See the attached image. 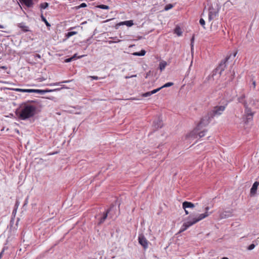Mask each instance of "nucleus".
I'll return each mask as SVG.
<instances>
[{
	"label": "nucleus",
	"instance_id": "nucleus-55",
	"mask_svg": "<svg viewBox=\"0 0 259 259\" xmlns=\"http://www.w3.org/2000/svg\"><path fill=\"white\" fill-rule=\"evenodd\" d=\"M258 185H259V182L258 183Z\"/></svg>",
	"mask_w": 259,
	"mask_h": 259
},
{
	"label": "nucleus",
	"instance_id": "nucleus-10",
	"mask_svg": "<svg viewBox=\"0 0 259 259\" xmlns=\"http://www.w3.org/2000/svg\"><path fill=\"white\" fill-rule=\"evenodd\" d=\"M209 209V207L207 206L205 208V212L204 213L199 214L197 215L196 217H194L196 219H199L200 221L208 217L211 213V212H208V210Z\"/></svg>",
	"mask_w": 259,
	"mask_h": 259
},
{
	"label": "nucleus",
	"instance_id": "nucleus-9",
	"mask_svg": "<svg viewBox=\"0 0 259 259\" xmlns=\"http://www.w3.org/2000/svg\"><path fill=\"white\" fill-rule=\"evenodd\" d=\"M233 212L231 210H223L219 211V218L220 219H227L233 216Z\"/></svg>",
	"mask_w": 259,
	"mask_h": 259
},
{
	"label": "nucleus",
	"instance_id": "nucleus-12",
	"mask_svg": "<svg viewBox=\"0 0 259 259\" xmlns=\"http://www.w3.org/2000/svg\"><path fill=\"white\" fill-rule=\"evenodd\" d=\"M246 96L245 94H242L240 97H239L237 98V100L239 103L242 104L244 106V107H246V106L248 105V103L247 101L245 100Z\"/></svg>",
	"mask_w": 259,
	"mask_h": 259
},
{
	"label": "nucleus",
	"instance_id": "nucleus-3",
	"mask_svg": "<svg viewBox=\"0 0 259 259\" xmlns=\"http://www.w3.org/2000/svg\"><path fill=\"white\" fill-rule=\"evenodd\" d=\"M64 88H67L63 86L61 88H58V89H53V90L22 89L17 88V92H23V93H38L41 95H43L46 93L58 91H60V90L64 89Z\"/></svg>",
	"mask_w": 259,
	"mask_h": 259
},
{
	"label": "nucleus",
	"instance_id": "nucleus-5",
	"mask_svg": "<svg viewBox=\"0 0 259 259\" xmlns=\"http://www.w3.org/2000/svg\"><path fill=\"white\" fill-rule=\"evenodd\" d=\"M225 108L226 106H215L213 108L212 110L209 112V113L211 116V118H213L215 116H219L221 115Z\"/></svg>",
	"mask_w": 259,
	"mask_h": 259
},
{
	"label": "nucleus",
	"instance_id": "nucleus-43",
	"mask_svg": "<svg viewBox=\"0 0 259 259\" xmlns=\"http://www.w3.org/2000/svg\"><path fill=\"white\" fill-rule=\"evenodd\" d=\"M184 210H185V212L186 214H189V211L187 210V209H184Z\"/></svg>",
	"mask_w": 259,
	"mask_h": 259
},
{
	"label": "nucleus",
	"instance_id": "nucleus-34",
	"mask_svg": "<svg viewBox=\"0 0 259 259\" xmlns=\"http://www.w3.org/2000/svg\"><path fill=\"white\" fill-rule=\"evenodd\" d=\"M152 95L151 93V92H146L142 95V96L144 97H147L148 96H150Z\"/></svg>",
	"mask_w": 259,
	"mask_h": 259
},
{
	"label": "nucleus",
	"instance_id": "nucleus-13",
	"mask_svg": "<svg viewBox=\"0 0 259 259\" xmlns=\"http://www.w3.org/2000/svg\"><path fill=\"white\" fill-rule=\"evenodd\" d=\"M183 208L186 209L187 208H193L195 207V205L188 201H184L182 204Z\"/></svg>",
	"mask_w": 259,
	"mask_h": 259
},
{
	"label": "nucleus",
	"instance_id": "nucleus-38",
	"mask_svg": "<svg viewBox=\"0 0 259 259\" xmlns=\"http://www.w3.org/2000/svg\"><path fill=\"white\" fill-rule=\"evenodd\" d=\"M87 7V4L85 3H82L79 6V8H85Z\"/></svg>",
	"mask_w": 259,
	"mask_h": 259
},
{
	"label": "nucleus",
	"instance_id": "nucleus-49",
	"mask_svg": "<svg viewBox=\"0 0 259 259\" xmlns=\"http://www.w3.org/2000/svg\"><path fill=\"white\" fill-rule=\"evenodd\" d=\"M253 101V102H254V101L253 100V99H250V101Z\"/></svg>",
	"mask_w": 259,
	"mask_h": 259
},
{
	"label": "nucleus",
	"instance_id": "nucleus-44",
	"mask_svg": "<svg viewBox=\"0 0 259 259\" xmlns=\"http://www.w3.org/2000/svg\"><path fill=\"white\" fill-rule=\"evenodd\" d=\"M191 49L192 50L193 48V42H191Z\"/></svg>",
	"mask_w": 259,
	"mask_h": 259
},
{
	"label": "nucleus",
	"instance_id": "nucleus-32",
	"mask_svg": "<svg viewBox=\"0 0 259 259\" xmlns=\"http://www.w3.org/2000/svg\"><path fill=\"white\" fill-rule=\"evenodd\" d=\"M199 23L201 24V25H202L203 27V28H205L204 25H205V22L204 20L202 18H201L199 20Z\"/></svg>",
	"mask_w": 259,
	"mask_h": 259
},
{
	"label": "nucleus",
	"instance_id": "nucleus-11",
	"mask_svg": "<svg viewBox=\"0 0 259 259\" xmlns=\"http://www.w3.org/2000/svg\"><path fill=\"white\" fill-rule=\"evenodd\" d=\"M208 11V20L209 21H211L217 16L218 14V12L217 11L212 7L209 8Z\"/></svg>",
	"mask_w": 259,
	"mask_h": 259
},
{
	"label": "nucleus",
	"instance_id": "nucleus-8",
	"mask_svg": "<svg viewBox=\"0 0 259 259\" xmlns=\"http://www.w3.org/2000/svg\"><path fill=\"white\" fill-rule=\"evenodd\" d=\"M138 241L139 244L143 246L144 249H146L148 248V241L143 234H141L139 235Z\"/></svg>",
	"mask_w": 259,
	"mask_h": 259
},
{
	"label": "nucleus",
	"instance_id": "nucleus-22",
	"mask_svg": "<svg viewBox=\"0 0 259 259\" xmlns=\"http://www.w3.org/2000/svg\"><path fill=\"white\" fill-rule=\"evenodd\" d=\"M123 24L126 25L127 26H132L133 25V21L129 20V21H125L122 22L119 24V25H123Z\"/></svg>",
	"mask_w": 259,
	"mask_h": 259
},
{
	"label": "nucleus",
	"instance_id": "nucleus-31",
	"mask_svg": "<svg viewBox=\"0 0 259 259\" xmlns=\"http://www.w3.org/2000/svg\"><path fill=\"white\" fill-rule=\"evenodd\" d=\"M173 7V6L171 4H168V5H167L165 7V10L166 11H167L169 9H170L171 8H172Z\"/></svg>",
	"mask_w": 259,
	"mask_h": 259
},
{
	"label": "nucleus",
	"instance_id": "nucleus-23",
	"mask_svg": "<svg viewBox=\"0 0 259 259\" xmlns=\"http://www.w3.org/2000/svg\"><path fill=\"white\" fill-rule=\"evenodd\" d=\"M175 33L177 34L178 36H181L182 34V31L181 30V29L180 27L177 26L175 29Z\"/></svg>",
	"mask_w": 259,
	"mask_h": 259
},
{
	"label": "nucleus",
	"instance_id": "nucleus-51",
	"mask_svg": "<svg viewBox=\"0 0 259 259\" xmlns=\"http://www.w3.org/2000/svg\"><path fill=\"white\" fill-rule=\"evenodd\" d=\"M236 54H237V53H235L234 54V57L236 56Z\"/></svg>",
	"mask_w": 259,
	"mask_h": 259
},
{
	"label": "nucleus",
	"instance_id": "nucleus-52",
	"mask_svg": "<svg viewBox=\"0 0 259 259\" xmlns=\"http://www.w3.org/2000/svg\"><path fill=\"white\" fill-rule=\"evenodd\" d=\"M82 57H83V56H81L80 57H78V58H81Z\"/></svg>",
	"mask_w": 259,
	"mask_h": 259
},
{
	"label": "nucleus",
	"instance_id": "nucleus-7",
	"mask_svg": "<svg viewBox=\"0 0 259 259\" xmlns=\"http://www.w3.org/2000/svg\"><path fill=\"white\" fill-rule=\"evenodd\" d=\"M229 57H227L223 61H222L219 65L215 69L216 73H219L220 75H221L222 72L225 69L226 67V62L228 60Z\"/></svg>",
	"mask_w": 259,
	"mask_h": 259
},
{
	"label": "nucleus",
	"instance_id": "nucleus-41",
	"mask_svg": "<svg viewBox=\"0 0 259 259\" xmlns=\"http://www.w3.org/2000/svg\"><path fill=\"white\" fill-rule=\"evenodd\" d=\"M246 119H247V121H249V120H251L252 119V117H251V116L247 117V116H246Z\"/></svg>",
	"mask_w": 259,
	"mask_h": 259
},
{
	"label": "nucleus",
	"instance_id": "nucleus-27",
	"mask_svg": "<svg viewBox=\"0 0 259 259\" xmlns=\"http://www.w3.org/2000/svg\"><path fill=\"white\" fill-rule=\"evenodd\" d=\"M173 84H174L173 82H167V83H166L165 84H164L161 87V89H162L164 88L169 87L172 86Z\"/></svg>",
	"mask_w": 259,
	"mask_h": 259
},
{
	"label": "nucleus",
	"instance_id": "nucleus-1",
	"mask_svg": "<svg viewBox=\"0 0 259 259\" xmlns=\"http://www.w3.org/2000/svg\"><path fill=\"white\" fill-rule=\"evenodd\" d=\"M211 118V116L209 113H208L207 115L204 116L201 118L196 128L189 134L188 137L193 139L197 138L198 137L199 138L204 137L205 135V133L207 132V130L203 129V127L206 126L209 124Z\"/></svg>",
	"mask_w": 259,
	"mask_h": 259
},
{
	"label": "nucleus",
	"instance_id": "nucleus-19",
	"mask_svg": "<svg viewBox=\"0 0 259 259\" xmlns=\"http://www.w3.org/2000/svg\"><path fill=\"white\" fill-rule=\"evenodd\" d=\"M258 185V182H255L253 184L251 189H250V194L251 195H254L256 193L257 186Z\"/></svg>",
	"mask_w": 259,
	"mask_h": 259
},
{
	"label": "nucleus",
	"instance_id": "nucleus-24",
	"mask_svg": "<svg viewBox=\"0 0 259 259\" xmlns=\"http://www.w3.org/2000/svg\"><path fill=\"white\" fill-rule=\"evenodd\" d=\"M16 206V204H15V207L14 208L13 213H12L13 217L12 218V219L11 220V223H13L14 222V218H15V214H16V208L15 207Z\"/></svg>",
	"mask_w": 259,
	"mask_h": 259
},
{
	"label": "nucleus",
	"instance_id": "nucleus-37",
	"mask_svg": "<svg viewBox=\"0 0 259 259\" xmlns=\"http://www.w3.org/2000/svg\"><path fill=\"white\" fill-rule=\"evenodd\" d=\"M252 86L253 89H255L256 87V82L253 79H252Z\"/></svg>",
	"mask_w": 259,
	"mask_h": 259
},
{
	"label": "nucleus",
	"instance_id": "nucleus-6",
	"mask_svg": "<svg viewBox=\"0 0 259 259\" xmlns=\"http://www.w3.org/2000/svg\"><path fill=\"white\" fill-rule=\"evenodd\" d=\"M108 212H109V218L111 219H115L119 213V210L114 204H112L110 208L108 209Z\"/></svg>",
	"mask_w": 259,
	"mask_h": 259
},
{
	"label": "nucleus",
	"instance_id": "nucleus-2",
	"mask_svg": "<svg viewBox=\"0 0 259 259\" xmlns=\"http://www.w3.org/2000/svg\"><path fill=\"white\" fill-rule=\"evenodd\" d=\"M36 109V108L35 106L27 103H23L20 114V118L24 120L33 117L35 114Z\"/></svg>",
	"mask_w": 259,
	"mask_h": 259
},
{
	"label": "nucleus",
	"instance_id": "nucleus-30",
	"mask_svg": "<svg viewBox=\"0 0 259 259\" xmlns=\"http://www.w3.org/2000/svg\"><path fill=\"white\" fill-rule=\"evenodd\" d=\"M69 81H62V82H56V83H50L49 84L50 86H53V85H59L60 84L62 83H65V82H69Z\"/></svg>",
	"mask_w": 259,
	"mask_h": 259
},
{
	"label": "nucleus",
	"instance_id": "nucleus-20",
	"mask_svg": "<svg viewBox=\"0 0 259 259\" xmlns=\"http://www.w3.org/2000/svg\"><path fill=\"white\" fill-rule=\"evenodd\" d=\"M167 65V63L165 61H162L160 62L159 64V69L161 71H162L164 68H165L166 66Z\"/></svg>",
	"mask_w": 259,
	"mask_h": 259
},
{
	"label": "nucleus",
	"instance_id": "nucleus-47",
	"mask_svg": "<svg viewBox=\"0 0 259 259\" xmlns=\"http://www.w3.org/2000/svg\"><path fill=\"white\" fill-rule=\"evenodd\" d=\"M36 56L38 58H40V56L39 54H36Z\"/></svg>",
	"mask_w": 259,
	"mask_h": 259
},
{
	"label": "nucleus",
	"instance_id": "nucleus-42",
	"mask_svg": "<svg viewBox=\"0 0 259 259\" xmlns=\"http://www.w3.org/2000/svg\"><path fill=\"white\" fill-rule=\"evenodd\" d=\"M4 250H3L0 253V259H1L2 256H3V253H4Z\"/></svg>",
	"mask_w": 259,
	"mask_h": 259
},
{
	"label": "nucleus",
	"instance_id": "nucleus-53",
	"mask_svg": "<svg viewBox=\"0 0 259 259\" xmlns=\"http://www.w3.org/2000/svg\"><path fill=\"white\" fill-rule=\"evenodd\" d=\"M17 222L19 221V219L18 218H17Z\"/></svg>",
	"mask_w": 259,
	"mask_h": 259
},
{
	"label": "nucleus",
	"instance_id": "nucleus-33",
	"mask_svg": "<svg viewBox=\"0 0 259 259\" xmlns=\"http://www.w3.org/2000/svg\"><path fill=\"white\" fill-rule=\"evenodd\" d=\"M74 60V57H71L69 58H67V59H65V62H66V63L70 62Z\"/></svg>",
	"mask_w": 259,
	"mask_h": 259
},
{
	"label": "nucleus",
	"instance_id": "nucleus-16",
	"mask_svg": "<svg viewBox=\"0 0 259 259\" xmlns=\"http://www.w3.org/2000/svg\"><path fill=\"white\" fill-rule=\"evenodd\" d=\"M163 125L162 121L160 119L155 120L153 122V126L155 129L161 128Z\"/></svg>",
	"mask_w": 259,
	"mask_h": 259
},
{
	"label": "nucleus",
	"instance_id": "nucleus-39",
	"mask_svg": "<svg viewBox=\"0 0 259 259\" xmlns=\"http://www.w3.org/2000/svg\"><path fill=\"white\" fill-rule=\"evenodd\" d=\"M137 76V75H132L130 76H125V78L126 79H127V78H132V77H136Z\"/></svg>",
	"mask_w": 259,
	"mask_h": 259
},
{
	"label": "nucleus",
	"instance_id": "nucleus-26",
	"mask_svg": "<svg viewBox=\"0 0 259 259\" xmlns=\"http://www.w3.org/2000/svg\"><path fill=\"white\" fill-rule=\"evenodd\" d=\"M97 8H99L101 9H106L108 10L109 9V7L105 5H100L97 6Z\"/></svg>",
	"mask_w": 259,
	"mask_h": 259
},
{
	"label": "nucleus",
	"instance_id": "nucleus-25",
	"mask_svg": "<svg viewBox=\"0 0 259 259\" xmlns=\"http://www.w3.org/2000/svg\"><path fill=\"white\" fill-rule=\"evenodd\" d=\"M48 6H49V4L48 3H43L40 5V7L42 9H45L47 8L48 7Z\"/></svg>",
	"mask_w": 259,
	"mask_h": 259
},
{
	"label": "nucleus",
	"instance_id": "nucleus-35",
	"mask_svg": "<svg viewBox=\"0 0 259 259\" xmlns=\"http://www.w3.org/2000/svg\"><path fill=\"white\" fill-rule=\"evenodd\" d=\"M161 89V88L160 87L159 88H157L155 90H154L151 91V93L152 94V95L154 94L157 93V92H158L159 91H160Z\"/></svg>",
	"mask_w": 259,
	"mask_h": 259
},
{
	"label": "nucleus",
	"instance_id": "nucleus-29",
	"mask_svg": "<svg viewBox=\"0 0 259 259\" xmlns=\"http://www.w3.org/2000/svg\"><path fill=\"white\" fill-rule=\"evenodd\" d=\"M76 33H77V32H76V31H70V32H68L66 34V36L68 38V37H70L73 36V35H74Z\"/></svg>",
	"mask_w": 259,
	"mask_h": 259
},
{
	"label": "nucleus",
	"instance_id": "nucleus-15",
	"mask_svg": "<svg viewBox=\"0 0 259 259\" xmlns=\"http://www.w3.org/2000/svg\"><path fill=\"white\" fill-rule=\"evenodd\" d=\"M20 3L23 5H25L28 8L32 7L33 3L32 0H19Z\"/></svg>",
	"mask_w": 259,
	"mask_h": 259
},
{
	"label": "nucleus",
	"instance_id": "nucleus-21",
	"mask_svg": "<svg viewBox=\"0 0 259 259\" xmlns=\"http://www.w3.org/2000/svg\"><path fill=\"white\" fill-rule=\"evenodd\" d=\"M146 51L144 50H141L140 52H135L133 54L134 56H143L145 55Z\"/></svg>",
	"mask_w": 259,
	"mask_h": 259
},
{
	"label": "nucleus",
	"instance_id": "nucleus-54",
	"mask_svg": "<svg viewBox=\"0 0 259 259\" xmlns=\"http://www.w3.org/2000/svg\"><path fill=\"white\" fill-rule=\"evenodd\" d=\"M0 28H3V27L1 25H0Z\"/></svg>",
	"mask_w": 259,
	"mask_h": 259
},
{
	"label": "nucleus",
	"instance_id": "nucleus-40",
	"mask_svg": "<svg viewBox=\"0 0 259 259\" xmlns=\"http://www.w3.org/2000/svg\"><path fill=\"white\" fill-rule=\"evenodd\" d=\"M91 77L95 80H98L99 79V77L97 76H91Z\"/></svg>",
	"mask_w": 259,
	"mask_h": 259
},
{
	"label": "nucleus",
	"instance_id": "nucleus-28",
	"mask_svg": "<svg viewBox=\"0 0 259 259\" xmlns=\"http://www.w3.org/2000/svg\"><path fill=\"white\" fill-rule=\"evenodd\" d=\"M41 18L42 21H44L45 23V24H46V25L47 26H51L50 23L47 21L46 19L44 17V16L42 15H41Z\"/></svg>",
	"mask_w": 259,
	"mask_h": 259
},
{
	"label": "nucleus",
	"instance_id": "nucleus-4",
	"mask_svg": "<svg viewBox=\"0 0 259 259\" xmlns=\"http://www.w3.org/2000/svg\"><path fill=\"white\" fill-rule=\"evenodd\" d=\"M199 221H200V219H196L194 217H193V215H189L187 221L183 224L179 233H182V232L185 231L189 227L195 224L196 223H197V222H198Z\"/></svg>",
	"mask_w": 259,
	"mask_h": 259
},
{
	"label": "nucleus",
	"instance_id": "nucleus-17",
	"mask_svg": "<svg viewBox=\"0 0 259 259\" xmlns=\"http://www.w3.org/2000/svg\"><path fill=\"white\" fill-rule=\"evenodd\" d=\"M108 215H109V212H108V209H107L106 210V211H105V212L103 213V216L100 218L98 224L100 225V224L103 223L105 222V221L106 220V219L107 218V217Z\"/></svg>",
	"mask_w": 259,
	"mask_h": 259
},
{
	"label": "nucleus",
	"instance_id": "nucleus-50",
	"mask_svg": "<svg viewBox=\"0 0 259 259\" xmlns=\"http://www.w3.org/2000/svg\"><path fill=\"white\" fill-rule=\"evenodd\" d=\"M17 4H18L19 5V6L21 7V6L20 5V4H19V3L18 2H17Z\"/></svg>",
	"mask_w": 259,
	"mask_h": 259
},
{
	"label": "nucleus",
	"instance_id": "nucleus-46",
	"mask_svg": "<svg viewBox=\"0 0 259 259\" xmlns=\"http://www.w3.org/2000/svg\"><path fill=\"white\" fill-rule=\"evenodd\" d=\"M194 40V37H193L192 38L191 40V42H193Z\"/></svg>",
	"mask_w": 259,
	"mask_h": 259
},
{
	"label": "nucleus",
	"instance_id": "nucleus-36",
	"mask_svg": "<svg viewBox=\"0 0 259 259\" xmlns=\"http://www.w3.org/2000/svg\"><path fill=\"white\" fill-rule=\"evenodd\" d=\"M255 247V245L254 244H250L247 248V249L249 250L253 249Z\"/></svg>",
	"mask_w": 259,
	"mask_h": 259
},
{
	"label": "nucleus",
	"instance_id": "nucleus-45",
	"mask_svg": "<svg viewBox=\"0 0 259 259\" xmlns=\"http://www.w3.org/2000/svg\"><path fill=\"white\" fill-rule=\"evenodd\" d=\"M76 56H77V54H74L72 57H74V60L75 59V58H76Z\"/></svg>",
	"mask_w": 259,
	"mask_h": 259
},
{
	"label": "nucleus",
	"instance_id": "nucleus-14",
	"mask_svg": "<svg viewBox=\"0 0 259 259\" xmlns=\"http://www.w3.org/2000/svg\"><path fill=\"white\" fill-rule=\"evenodd\" d=\"M18 26L21 29V30L24 32H28L30 31L29 27L26 25L25 23L22 22L19 23Z\"/></svg>",
	"mask_w": 259,
	"mask_h": 259
},
{
	"label": "nucleus",
	"instance_id": "nucleus-18",
	"mask_svg": "<svg viewBox=\"0 0 259 259\" xmlns=\"http://www.w3.org/2000/svg\"><path fill=\"white\" fill-rule=\"evenodd\" d=\"M245 108V113L246 116L252 117L254 113L251 111V110L250 108L248 107V105L246 106V107H244Z\"/></svg>",
	"mask_w": 259,
	"mask_h": 259
},
{
	"label": "nucleus",
	"instance_id": "nucleus-48",
	"mask_svg": "<svg viewBox=\"0 0 259 259\" xmlns=\"http://www.w3.org/2000/svg\"><path fill=\"white\" fill-rule=\"evenodd\" d=\"M222 259H229L228 257H224Z\"/></svg>",
	"mask_w": 259,
	"mask_h": 259
}]
</instances>
